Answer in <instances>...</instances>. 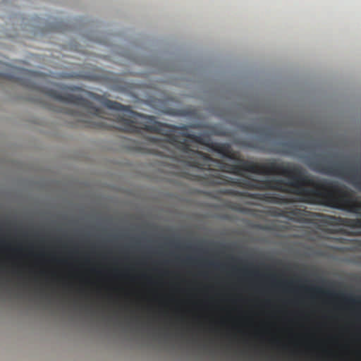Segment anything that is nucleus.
<instances>
[{"label":"nucleus","instance_id":"9b49d317","mask_svg":"<svg viewBox=\"0 0 361 361\" xmlns=\"http://www.w3.org/2000/svg\"><path fill=\"white\" fill-rule=\"evenodd\" d=\"M147 140H148L149 141H150L151 142H153V143H157V144H159V143L161 142V140H160L159 139L156 138V137H149L147 138Z\"/></svg>","mask_w":361,"mask_h":361},{"label":"nucleus","instance_id":"7ed1b4c3","mask_svg":"<svg viewBox=\"0 0 361 361\" xmlns=\"http://www.w3.org/2000/svg\"><path fill=\"white\" fill-rule=\"evenodd\" d=\"M310 166L313 171L319 173L343 179L351 183L361 192V177L357 176L358 170L355 167L322 160L312 161Z\"/></svg>","mask_w":361,"mask_h":361},{"label":"nucleus","instance_id":"20e7f679","mask_svg":"<svg viewBox=\"0 0 361 361\" xmlns=\"http://www.w3.org/2000/svg\"><path fill=\"white\" fill-rule=\"evenodd\" d=\"M353 201L360 204V208L358 212L355 214L361 216V202H359L353 197ZM324 221L330 225H338L348 227L350 228H361V218L360 219H350L344 217H336L330 215H326Z\"/></svg>","mask_w":361,"mask_h":361},{"label":"nucleus","instance_id":"f8f14e48","mask_svg":"<svg viewBox=\"0 0 361 361\" xmlns=\"http://www.w3.org/2000/svg\"><path fill=\"white\" fill-rule=\"evenodd\" d=\"M230 207L237 211L241 210L240 207L237 204H233V205L230 206Z\"/></svg>","mask_w":361,"mask_h":361},{"label":"nucleus","instance_id":"f257e3e1","mask_svg":"<svg viewBox=\"0 0 361 361\" xmlns=\"http://www.w3.org/2000/svg\"><path fill=\"white\" fill-rule=\"evenodd\" d=\"M107 108L118 111H124L129 118L118 115L114 120L107 118V130H118L119 131L140 134L142 130L158 133L166 137V142L185 154L187 165L203 171L206 178V183L209 185H232L247 190H274L278 192H289L301 194L298 183L286 181L283 178L256 179L250 176L235 178L222 174L228 171L222 170L206 158L212 161H224L213 159L209 154L192 149V143L207 145V137L204 135H195L187 132L186 126L162 123L151 116H145L133 110L130 106L123 105L118 102L107 99ZM228 173H230L228 172Z\"/></svg>","mask_w":361,"mask_h":361},{"label":"nucleus","instance_id":"1a4fd4ad","mask_svg":"<svg viewBox=\"0 0 361 361\" xmlns=\"http://www.w3.org/2000/svg\"><path fill=\"white\" fill-rule=\"evenodd\" d=\"M221 193L225 195H236V196H240L243 195V194L238 190H233V189H225L221 191Z\"/></svg>","mask_w":361,"mask_h":361},{"label":"nucleus","instance_id":"0eeeda50","mask_svg":"<svg viewBox=\"0 0 361 361\" xmlns=\"http://www.w3.org/2000/svg\"><path fill=\"white\" fill-rule=\"evenodd\" d=\"M288 213L298 220H300L305 216V211L298 208L291 209Z\"/></svg>","mask_w":361,"mask_h":361},{"label":"nucleus","instance_id":"9d476101","mask_svg":"<svg viewBox=\"0 0 361 361\" xmlns=\"http://www.w3.org/2000/svg\"><path fill=\"white\" fill-rule=\"evenodd\" d=\"M310 289L317 293H323V294H326V295H328L330 296H333L335 295L334 293H333L330 291H324L321 288H319V287H312Z\"/></svg>","mask_w":361,"mask_h":361},{"label":"nucleus","instance_id":"f03ea898","mask_svg":"<svg viewBox=\"0 0 361 361\" xmlns=\"http://www.w3.org/2000/svg\"><path fill=\"white\" fill-rule=\"evenodd\" d=\"M222 170L231 174L241 176V171L250 172L259 175L278 174L288 177L286 181L298 183L302 190L301 194L289 192L283 193L294 195L297 197H287L274 193H256L250 196L268 203L287 204L293 202H303L311 204H321L332 208L345 210L350 212H358L360 204L353 201L352 192L346 187L336 181L328 180H314L304 173L302 169L290 163H279L274 159H268L264 163H258L246 159H239L240 166L230 165L207 159Z\"/></svg>","mask_w":361,"mask_h":361},{"label":"nucleus","instance_id":"423d86ee","mask_svg":"<svg viewBox=\"0 0 361 361\" xmlns=\"http://www.w3.org/2000/svg\"><path fill=\"white\" fill-rule=\"evenodd\" d=\"M218 152L221 154L224 157L228 158L231 160H234L237 162L235 165L240 166V163L239 162V159H243L240 157H237L234 154L231 153L229 150L228 147H226L225 145H218L216 146L215 149ZM228 164L227 163H226ZM231 165V164H229Z\"/></svg>","mask_w":361,"mask_h":361},{"label":"nucleus","instance_id":"6e6552de","mask_svg":"<svg viewBox=\"0 0 361 361\" xmlns=\"http://www.w3.org/2000/svg\"><path fill=\"white\" fill-rule=\"evenodd\" d=\"M342 296L346 301H348L349 302L361 304V297L354 298L352 296H345L344 295H342Z\"/></svg>","mask_w":361,"mask_h":361},{"label":"nucleus","instance_id":"39448f33","mask_svg":"<svg viewBox=\"0 0 361 361\" xmlns=\"http://www.w3.org/2000/svg\"><path fill=\"white\" fill-rule=\"evenodd\" d=\"M302 149L301 143L296 142H280L276 144L274 153L294 156Z\"/></svg>","mask_w":361,"mask_h":361}]
</instances>
